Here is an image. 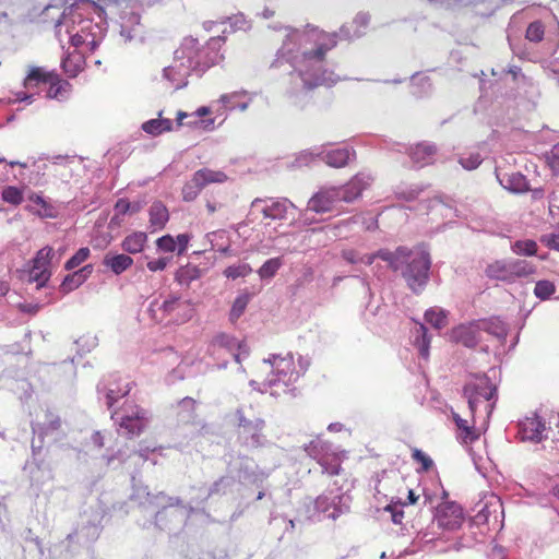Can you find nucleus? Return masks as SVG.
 <instances>
[{"label": "nucleus", "instance_id": "nucleus-15", "mask_svg": "<svg viewBox=\"0 0 559 559\" xmlns=\"http://www.w3.org/2000/svg\"><path fill=\"white\" fill-rule=\"evenodd\" d=\"M103 264L116 275H120L133 264V259L124 253L112 254L108 252L103 259Z\"/></svg>", "mask_w": 559, "mask_h": 559}, {"label": "nucleus", "instance_id": "nucleus-46", "mask_svg": "<svg viewBox=\"0 0 559 559\" xmlns=\"http://www.w3.org/2000/svg\"><path fill=\"white\" fill-rule=\"evenodd\" d=\"M130 392L129 384L126 385L123 390L115 391L114 389L108 390L106 394V404L108 408H111L115 403L118 402L119 399L126 396Z\"/></svg>", "mask_w": 559, "mask_h": 559}, {"label": "nucleus", "instance_id": "nucleus-37", "mask_svg": "<svg viewBox=\"0 0 559 559\" xmlns=\"http://www.w3.org/2000/svg\"><path fill=\"white\" fill-rule=\"evenodd\" d=\"M249 304V296L248 295H240L238 296L230 309L229 312V320L231 322H236L245 312L247 306Z\"/></svg>", "mask_w": 559, "mask_h": 559}, {"label": "nucleus", "instance_id": "nucleus-23", "mask_svg": "<svg viewBox=\"0 0 559 559\" xmlns=\"http://www.w3.org/2000/svg\"><path fill=\"white\" fill-rule=\"evenodd\" d=\"M31 204L27 206L28 211L41 218L56 217L55 209L43 197L34 194L29 197Z\"/></svg>", "mask_w": 559, "mask_h": 559}, {"label": "nucleus", "instance_id": "nucleus-54", "mask_svg": "<svg viewBox=\"0 0 559 559\" xmlns=\"http://www.w3.org/2000/svg\"><path fill=\"white\" fill-rule=\"evenodd\" d=\"M548 158L551 167H559V143L552 146Z\"/></svg>", "mask_w": 559, "mask_h": 559}, {"label": "nucleus", "instance_id": "nucleus-8", "mask_svg": "<svg viewBox=\"0 0 559 559\" xmlns=\"http://www.w3.org/2000/svg\"><path fill=\"white\" fill-rule=\"evenodd\" d=\"M147 424V413L138 405L130 406L127 414L120 417L119 426L129 437L140 436Z\"/></svg>", "mask_w": 559, "mask_h": 559}, {"label": "nucleus", "instance_id": "nucleus-38", "mask_svg": "<svg viewBox=\"0 0 559 559\" xmlns=\"http://www.w3.org/2000/svg\"><path fill=\"white\" fill-rule=\"evenodd\" d=\"M545 35V26L540 21H535L528 24L525 33V38L533 43H539Z\"/></svg>", "mask_w": 559, "mask_h": 559}, {"label": "nucleus", "instance_id": "nucleus-2", "mask_svg": "<svg viewBox=\"0 0 559 559\" xmlns=\"http://www.w3.org/2000/svg\"><path fill=\"white\" fill-rule=\"evenodd\" d=\"M219 39L211 38L204 46L198 39L185 38L180 47L175 51V64L165 69V74L177 67H185L188 70L205 71L216 64L221 56L218 53Z\"/></svg>", "mask_w": 559, "mask_h": 559}, {"label": "nucleus", "instance_id": "nucleus-11", "mask_svg": "<svg viewBox=\"0 0 559 559\" xmlns=\"http://www.w3.org/2000/svg\"><path fill=\"white\" fill-rule=\"evenodd\" d=\"M371 178L362 174L354 176L345 186L337 187L341 191V201L352 203L358 199L369 186Z\"/></svg>", "mask_w": 559, "mask_h": 559}, {"label": "nucleus", "instance_id": "nucleus-5", "mask_svg": "<svg viewBox=\"0 0 559 559\" xmlns=\"http://www.w3.org/2000/svg\"><path fill=\"white\" fill-rule=\"evenodd\" d=\"M435 522L444 530H459L464 522L463 509L452 501L442 502L437 507Z\"/></svg>", "mask_w": 559, "mask_h": 559}, {"label": "nucleus", "instance_id": "nucleus-25", "mask_svg": "<svg viewBox=\"0 0 559 559\" xmlns=\"http://www.w3.org/2000/svg\"><path fill=\"white\" fill-rule=\"evenodd\" d=\"M332 48L326 44H320L316 48L306 50L301 53L300 58L297 60L298 64L301 67H307V64L311 61L323 62L326 52Z\"/></svg>", "mask_w": 559, "mask_h": 559}, {"label": "nucleus", "instance_id": "nucleus-10", "mask_svg": "<svg viewBox=\"0 0 559 559\" xmlns=\"http://www.w3.org/2000/svg\"><path fill=\"white\" fill-rule=\"evenodd\" d=\"M274 377L269 380V385L274 386L283 383L288 386L293 381L295 366L292 358L274 357L273 359Z\"/></svg>", "mask_w": 559, "mask_h": 559}, {"label": "nucleus", "instance_id": "nucleus-58", "mask_svg": "<svg viewBox=\"0 0 559 559\" xmlns=\"http://www.w3.org/2000/svg\"><path fill=\"white\" fill-rule=\"evenodd\" d=\"M418 496L415 495L414 490H408V496H407V502L404 503L405 504H415L418 500Z\"/></svg>", "mask_w": 559, "mask_h": 559}, {"label": "nucleus", "instance_id": "nucleus-30", "mask_svg": "<svg viewBox=\"0 0 559 559\" xmlns=\"http://www.w3.org/2000/svg\"><path fill=\"white\" fill-rule=\"evenodd\" d=\"M201 277V270L192 264L181 266L176 273V281L180 285L189 286L193 281Z\"/></svg>", "mask_w": 559, "mask_h": 559}, {"label": "nucleus", "instance_id": "nucleus-59", "mask_svg": "<svg viewBox=\"0 0 559 559\" xmlns=\"http://www.w3.org/2000/svg\"><path fill=\"white\" fill-rule=\"evenodd\" d=\"M429 2H436V3H441V4H445L448 7H452V5H456L457 3H460L462 0H428Z\"/></svg>", "mask_w": 559, "mask_h": 559}, {"label": "nucleus", "instance_id": "nucleus-62", "mask_svg": "<svg viewBox=\"0 0 559 559\" xmlns=\"http://www.w3.org/2000/svg\"><path fill=\"white\" fill-rule=\"evenodd\" d=\"M209 114H211V109L209 107H205V106H202V107L198 108L197 111H195V115L198 117H203V116H206Z\"/></svg>", "mask_w": 559, "mask_h": 559}, {"label": "nucleus", "instance_id": "nucleus-61", "mask_svg": "<svg viewBox=\"0 0 559 559\" xmlns=\"http://www.w3.org/2000/svg\"><path fill=\"white\" fill-rule=\"evenodd\" d=\"M10 290V286L7 282L0 281V297H3Z\"/></svg>", "mask_w": 559, "mask_h": 559}, {"label": "nucleus", "instance_id": "nucleus-14", "mask_svg": "<svg viewBox=\"0 0 559 559\" xmlns=\"http://www.w3.org/2000/svg\"><path fill=\"white\" fill-rule=\"evenodd\" d=\"M452 418L456 426V437L462 443L471 444L479 439L480 433L475 427L474 420L468 423L455 412H452Z\"/></svg>", "mask_w": 559, "mask_h": 559}, {"label": "nucleus", "instance_id": "nucleus-50", "mask_svg": "<svg viewBox=\"0 0 559 559\" xmlns=\"http://www.w3.org/2000/svg\"><path fill=\"white\" fill-rule=\"evenodd\" d=\"M540 241L547 246L549 249H554L559 251V235L557 234H548L543 235Z\"/></svg>", "mask_w": 559, "mask_h": 559}, {"label": "nucleus", "instance_id": "nucleus-33", "mask_svg": "<svg viewBox=\"0 0 559 559\" xmlns=\"http://www.w3.org/2000/svg\"><path fill=\"white\" fill-rule=\"evenodd\" d=\"M426 321L436 329H442L448 324L447 312L439 308H430L425 312Z\"/></svg>", "mask_w": 559, "mask_h": 559}, {"label": "nucleus", "instance_id": "nucleus-1", "mask_svg": "<svg viewBox=\"0 0 559 559\" xmlns=\"http://www.w3.org/2000/svg\"><path fill=\"white\" fill-rule=\"evenodd\" d=\"M380 259L394 272H401L407 286L415 294L424 290L429 280L430 255L423 248L397 247L395 251L381 249Z\"/></svg>", "mask_w": 559, "mask_h": 559}, {"label": "nucleus", "instance_id": "nucleus-13", "mask_svg": "<svg viewBox=\"0 0 559 559\" xmlns=\"http://www.w3.org/2000/svg\"><path fill=\"white\" fill-rule=\"evenodd\" d=\"M521 440L539 442L546 429L545 423L538 416L526 417L519 424Z\"/></svg>", "mask_w": 559, "mask_h": 559}, {"label": "nucleus", "instance_id": "nucleus-57", "mask_svg": "<svg viewBox=\"0 0 559 559\" xmlns=\"http://www.w3.org/2000/svg\"><path fill=\"white\" fill-rule=\"evenodd\" d=\"M380 252H381V250H379L378 252L372 253V254H367V255L360 257V258H359V262L365 263V264H367V265H370V264H372V263H373V261H374L377 258H379V259H380V255H379V254H380Z\"/></svg>", "mask_w": 559, "mask_h": 559}, {"label": "nucleus", "instance_id": "nucleus-18", "mask_svg": "<svg viewBox=\"0 0 559 559\" xmlns=\"http://www.w3.org/2000/svg\"><path fill=\"white\" fill-rule=\"evenodd\" d=\"M49 88L47 91V97L58 100H63L68 97L71 85L69 82L60 79L59 74L51 73V81L48 82Z\"/></svg>", "mask_w": 559, "mask_h": 559}, {"label": "nucleus", "instance_id": "nucleus-40", "mask_svg": "<svg viewBox=\"0 0 559 559\" xmlns=\"http://www.w3.org/2000/svg\"><path fill=\"white\" fill-rule=\"evenodd\" d=\"M91 254L87 247L80 248L64 264L66 270H74L83 262H85Z\"/></svg>", "mask_w": 559, "mask_h": 559}, {"label": "nucleus", "instance_id": "nucleus-3", "mask_svg": "<svg viewBox=\"0 0 559 559\" xmlns=\"http://www.w3.org/2000/svg\"><path fill=\"white\" fill-rule=\"evenodd\" d=\"M496 386L486 374H476L464 386V395L467 399L468 407L474 417L477 405L480 401H490L496 394Z\"/></svg>", "mask_w": 559, "mask_h": 559}, {"label": "nucleus", "instance_id": "nucleus-6", "mask_svg": "<svg viewBox=\"0 0 559 559\" xmlns=\"http://www.w3.org/2000/svg\"><path fill=\"white\" fill-rule=\"evenodd\" d=\"M53 255V249L47 246L38 250L33 259V265L29 270V281L36 282L38 287L44 286L51 275L49 266Z\"/></svg>", "mask_w": 559, "mask_h": 559}, {"label": "nucleus", "instance_id": "nucleus-32", "mask_svg": "<svg viewBox=\"0 0 559 559\" xmlns=\"http://www.w3.org/2000/svg\"><path fill=\"white\" fill-rule=\"evenodd\" d=\"M283 265L282 258H272L266 260L261 267L258 270V274L261 280H267L275 276L277 271Z\"/></svg>", "mask_w": 559, "mask_h": 559}, {"label": "nucleus", "instance_id": "nucleus-20", "mask_svg": "<svg viewBox=\"0 0 559 559\" xmlns=\"http://www.w3.org/2000/svg\"><path fill=\"white\" fill-rule=\"evenodd\" d=\"M147 242V235L143 231H133L130 235L126 236L121 242V248L123 251L135 254L143 251L145 245Z\"/></svg>", "mask_w": 559, "mask_h": 559}, {"label": "nucleus", "instance_id": "nucleus-47", "mask_svg": "<svg viewBox=\"0 0 559 559\" xmlns=\"http://www.w3.org/2000/svg\"><path fill=\"white\" fill-rule=\"evenodd\" d=\"M156 246L164 252H174L176 250V240L170 235H165L156 240Z\"/></svg>", "mask_w": 559, "mask_h": 559}, {"label": "nucleus", "instance_id": "nucleus-31", "mask_svg": "<svg viewBox=\"0 0 559 559\" xmlns=\"http://www.w3.org/2000/svg\"><path fill=\"white\" fill-rule=\"evenodd\" d=\"M453 336L466 347H474L477 344L475 331L469 326H459L453 331Z\"/></svg>", "mask_w": 559, "mask_h": 559}, {"label": "nucleus", "instance_id": "nucleus-42", "mask_svg": "<svg viewBox=\"0 0 559 559\" xmlns=\"http://www.w3.org/2000/svg\"><path fill=\"white\" fill-rule=\"evenodd\" d=\"M412 459L421 465L420 471L421 472H428L433 466V461L430 459L429 455H427L425 452H423L419 449H413L412 451Z\"/></svg>", "mask_w": 559, "mask_h": 559}, {"label": "nucleus", "instance_id": "nucleus-60", "mask_svg": "<svg viewBox=\"0 0 559 559\" xmlns=\"http://www.w3.org/2000/svg\"><path fill=\"white\" fill-rule=\"evenodd\" d=\"M403 518H404V513H403V511H399V512H393V513H392V521H393L395 524H401V523H402Z\"/></svg>", "mask_w": 559, "mask_h": 559}, {"label": "nucleus", "instance_id": "nucleus-44", "mask_svg": "<svg viewBox=\"0 0 559 559\" xmlns=\"http://www.w3.org/2000/svg\"><path fill=\"white\" fill-rule=\"evenodd\" d=\"M319 464L322 466L323 473L331 476L338 475L342 469L341 462L337 457H333L331 462H329L328 459H321Z\"/></svg>", "mask_w": 559, "mask_h": 559}, {"label": "nucleus", "instance_id": "nucleus-56", "mask_svg": "<svg viewBox=\"0 0 559 559\" xmlns=\"http://www.w3.org/2000/svg\"><path fill=\"white\" fill-rule=\"evenodd\" d=\"M233 342V338L229 337L227 334H218L215 338H214V343L218 346H229L230 343Z\"/></svg>", "mask_w": 559, "mask_h": 559}, {"label": "nucleus", "instance_id": "nucleus-27", "mask_svg": "<svg viewBox=\"0 0 559 559\" xmlns=\"http://www.w3.org/2000/svg\"><path fill=\"white\" fill-rule=\"evenodd\" d=\"M437 152V147L428 143H419L412 148V159L417 164H428Z\"/></svg>", "mask_w": 559, "mask_h": 559}, {"label": "nucleus", "instance_id": "nucleus-45", "mask_svg": "<svg viewBox=\"0 0 559 559\" xmlns=\"http://www.w3.org/2000/svg\"><path fill=\"white\" fill-rule=\"evenodd\" d=\"M459 162L463 168L473 170L481 164V156L479 153H472L467 157H461Z\"/></svg>", "mask_w": 559, "mask_h": 559}, {"label": "nucleus", "instance_id": "nucleus-29", "mask_svg": "<svg viewBox=\"0 0 559 559\" xmlns=\"http://www.w3.org/2000/svg\"><path fill=\"white\" fill-rule=\"evenodd\" d=\"M92 271L93 266L91 264L83 266L81 270L74 272L71 275H68L62 282L61 287L67 290H72L79 287L86 280V276L92 273Z\"/></svg>", "mask_w": 559, "mask_h": 559}, {"label": "nucleus", "instance_id": "nucleus-28", "mask_svg": "<svg viewBox=\"0 0 559 559\" xmlns=\"http://www.w3.org/2000/svg\"><path fill=\"white\" fill-rule=\"evenodd\" d=\"M352 155L354 152L347 148H337L326 153L324 160L331 167L341 168L348 164Z\"/></svg>", "mask_w": 559, "mask_h": 559}, {"label": "nucleus", "instance_id": "nucleus-9", "mask_svg": "<svg viewBox=\"0 0 559 559\" xmlns=\"http://www.w3.org/2000/svg\"><path fill=\"white\" fill-rule=\"evenodd\" d=\"M160 309L166 317H169V320L176 322H185L189 320L193 312L191 305L178 297L166 299L162 304Z\"/></svg>", "mask_w": 559, "mask_h": 559}, {"label": "nucleus", "instance_id": "nucleus-19", "mask_svg": "<svg viewBox=\"0 0 559 559\" xmlns=\"http://www.w3.org/2000/svg\"><path fill=\"white\" fill-rule=\"evenodd\" d=\"M486 275L491 280L508 282H512V275L510 271V262L507 260H498L490 263L486 267Z\"/></svg>", "mask_w": 559, "mask_h": 559}, {"label": "nucleus", "instance_id": "nucleus-36", "mask_svg": "<svg viewBox=\"0 0 559 559\" xmlns=\"http://www.w3.org/2000/svg\"><path fill=\"white\" fill-rule=\"evenodd\" d=\"M537 243L534 240H518L513 243L512 250L519 255H535L537 253Z\"/></svg>", "mask_w": 559, "mask_h": 559}, {"label": "nucleus", "instance_id": "nucleus-64", "mask_svg": "<svg viewBox=\"0 0 559 559\" xmlns=\"http://www.w3.org/2000/svg\"><path fill=\"white\" fill-rule=\"evenodd\" d=\"M71 43H72L73 46L78 47V46H80L83 43V39H82V37L80 35H74L71 38Z\"/></svg>", "mask_w": 559, "mask_h": 559}, {"label": "nucleus", "instance_id": "nucleus-49", "mask_svg": "<svg viewBox=\"0 0 559 559\" xmlns=\"http://www.w3.org/2000/svg\"><path fill=\"white\" fill-rule=\"evenodd\" d=\"M171 261V258L169 257H163V258H158L156 260H153V261H148L146 266L147 269L151 271V272H157V271H163L166 269V266L168 265V263Z\"/></svg>", "mask_w": 559, "mask_h": 559}, {"label": "nucleus", "instance_id": "nucleus-43", "mask_svg": "<svg viewBox=\"0 0 559 559\" xmlns=\"http://www.w3.org/2000/svg\"><path fill=\"white\" fill-rule=\"evenodd\" d=\"M202 189V187H199L194 182V176H192L191 180L182 187V199L187 202H191L197 199Z\"/></svg>", "mask_w": 559, "mask_h": 559}, {"label": "nucleus", "instance_id": "nucleus-55", "mask_svg": "<svg viewBox=\"0 0 559 559\" xmlns=\"http://www.w3.org/2000/svg\"><path fill=\"white\" fill-rule=\"evenodd\" d=\"M205 207H206L207 214L212 215V214H214L215 212H217L219 209H222V207H223V204H222V203H218V202H216V201H213V200L206 199V200H205Z\"/></svg>", "mask_w": 559, "mask_h": 559}, {"label": "nucleus", "instance_id": "nucleus-39", "mask_svg": "<svg viewBox=\"0 0 559 559\" xmlns=\"http://www.w3.org/2000/svg\"><path fill=\"white\" fill-rule=\"evenodd\" d=\"M556 292V286L552 282L543 280L538 281L534 288V294L540 300L548 299Z\"/></svg>", "mask_w": 559, "mask_h": 559}, {"label": "nucleus", "instance_id": "nucleus-17", "mask_svg": "<svg viewBox=\"0 0 559 559\" xmlns=\"http://www.w3.org/2000/svg\"><path fill=\"white\" fill-rule=\"evenodd\" d=\"M150 215V227L155 230H160L165 227L169 221V212L166 205L160 201L152 203L148 210Z\"/></svg>", "mask_w": 559, "mask_h": 559}, {"label": "nucleus", "instance_id": "nucleus-22", "mask_svg": "<svg viewBox=\"0 0 559 559\" xmlns=\"http://www.w3.org/2000/svg\"><path fill=\"white\" fill-rule=\"evenodd\" d=\"M205 240L209 243V247L204 246V248L202 250L203 252H205L207 250H217L225 254L229 252L230 246L227 240L225 230H217V231L209 233L205 236Z\"/></svg>", "mask_w": 559, "mask_h": 559}, {"label": "nucleus", "instance_id": "nucleus-21", "mask_svg": "<svg viewBox=\"0 0 559 559\" xmlns=\"http://www.w3.org/2000/svg\"><path fill=\"white\" fill-rule=\"evenodd\" d=\"M51 73L52 71H46L40 67L31 68L24 79V87L27 90H34L40 84H48V82L51 81Z\"/></svg>", "mask_w": 559, "mask_h": 559}, {"label": "nucleus", "instance_id": "nucleus-41", "mask_svg": "<svg viewBox=\"0 0 559 559\" xmlns=\"http://www.w3.org/2000/svg\"><path fill=\"white\" fill-rule=\"evenodd\" d=\"M251 272V266L249 264L242 263L226 267L224 271V275L228 278L236 280L238 277H245L249 275Z\"/></svg>", "mask_w": 559, "mask_h": 559}, {"label": "nucleus", "instance_id": "nucleus-35", "mask_svg": "<svg viewBox=\"0 0 559 559\" xmlns=\"http://www.w3.org/2000/svg\"><path fill=\"white\" fill-rule=\"evenodd\" d=\"M1 198L4 202L12 205H20L23 200V191L15 186H7L2 189Z\"/></svg>", "mask_w": 559, "mask_h": 559}, {"label": "nucleus", "instance_id": "nucleus-7", "mask_svg": "<svg viewBox=\"0 0 559 559\" xmlns=\"http://www.w3.org/2000/svg\"><path fill=\"white\" fill-rule=\"evenodd\" d=\"M341 202V191L336 187L321 188L308 201V210L314 213L332 211Z\"/></svg>", "mask_w": 559, "mask_h": 559}, {"label": "nucleus", "instance_id": "nucleus-52", "mask_svg": "<svg viewBox=\"0 0 559 559\" xmlns=\"http://www.w3.org/2000/svg\"><path fill=\"white\" fill-rule=\"evenodd\" d=\"M342 258L352 264L359 262L358 253L353 249L343 250Z\"/></svg>", "mask_w": 559, "mask_h": 559}, {"label": "nucleus", "instance_id": "nucleus-53", "mask_svg": "<svg viewBox=\"0 0 559 559\" xmlns=\"http://www.w3.org/2000/svg\"><path fill=\"white\" fill-rule=\"evenodd\" d=\"M131 204L126 199H119L115 205L116 211L119 214H127L130 211Z\"/></svg>", "mask_w": 559, "mask_h": 559}, {"label": "nucleus", "instance_id": "nucleus-12", "mask_svg": "<svg viewBox=\"0 0 559 559\" xmlns=\"http://www.w3.org/2000/svg\"><path fill=\"white\" fill-rule=\"evenodd\" d=\"M253 207L260 206L264 218L276 221L284 219L287 214L288 205L285 200H261L255 199L252 202Z\"/></svg>", "mask_w": 559, "mask_h": 559}, {"label": "nucleus", "instance_id": "nucleus-34", "mask_svg": "<svg viewBox=\"0 0 559 559\" xmlns=\"http://www.w3.org/2000/svg\"><path fill=\"white\" fill-rule=\"evenodd\" d=\"M82 57L79 53H72L63 59L62 68L69 76H76V74L82 70Z\"/></svg>", "mask_w": 559, "mask_h": 559}, {"label": "nucleus", "instance_id": "nucleus-26", "mask_svg": "<svg viewBox=\"0 0 559 559\" xmlns=\"http://www.w3.org/2000/svg\"><path fill=\"white\" fill-rule=\"evenodd\" d=\"M142 130L153 136L160 135L162 133L173 130V122L170 119H151L142 124Z\"/></svg>", "mask_w": 559, "mask_h": 559}, {"label": "nucleus", "instance_id": "nucleus-51", "mask_svg": "<svg viewBox=\"0 0 559 559\" xmlns=\"http://www.w3.org/2000/svg\"><path fill=\"white\" fill-rule=\"evenodd\" d=\"M175 240L176 248L178 247V254H182L188 248L190 236L188 234H179Z\"/></svg>", "mask_w": 559, "mask_h": 559}, {"label": "nucleus", "instance_id": "nucleus-48", "mask_svg": "<svg viewBox=\"0 0 559 559\" xmlns=\"http://www.w3.org/2000/svg\"><path fill=\"white\" fill-rule=\"evenodd\" d=\"M419 330L421 332V343L419 344V353L424 358H428L430 340L427 336V329L424 324H420Z\"/></svg>", "mask_w": 559, "mask_h": 559}, {"label": "nucleus", "instance_id": "nucleus-24", "mask_svg": "<svg viewBox=\"0 0 559 559\" xmlns=\"http://www.w3.org/2000/svg\"><path fill=\"white\" fill-rule=\"evenodd\" d=\"M509 262L512 282L519 278H527L536 273V266L526 260L514 259Z\"/></svg>", "mask_w": 559, "mask_h": 559}, {"label": "nucleus", "instance_id": "nucleus-63", "mask_svg": "<svg viewBox=\"0 0 559 559\" xmlns=\"http://www.w3.org/2000/svg\"><path fill=\"white\" fill-rule=\"evenodd\" d=\"M188 117V114L185 112V111H178L177 112V117H176V120H177V123L178 126H182L183 124V119Z\"/></svg>", "mask_w": 559, "mask_h": 559}, {"label": "nucleus", "instance_id": "nucleus-4", "mask_svg": "<svg viewBox=\"0 0 559 559\" xmlns=\"http://www.w3.org/2000/svg\"><path fill=\"white\" fill-rule=\"evenodd\" d=\"M238 420V439L245 445L258 448L262 445L264 435L263 429L265 423L263 419L257 418L254 420L248 419L242 409L236 412Z\"/></svg>", "mask_w": 559, "mask_h": 559}, {"label": "nucleus", "instance_id": "nucleus-16", "mask_svg": "<svg viewBox=\"0 0 559 559\" xmlns=\"http://www.w3.org/2000/svg\"><path fill=\"white\" fill-rule=\"evenodd\" d=\"M193 176L194 182L202 188L211 183H224L228 180V176L224 171L207 167L197 170Z\"/></svg>", "mask_w": 559, "mask_h": 559}]
</instances>
